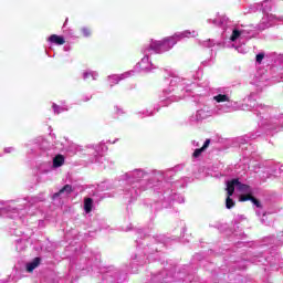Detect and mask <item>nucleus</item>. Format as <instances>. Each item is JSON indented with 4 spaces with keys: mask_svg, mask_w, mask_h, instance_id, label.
Here are the masks:
<instances>
[{
    "mask_svg": "<svg viewBox=\"0 0 283 283\" xmlns=\"http://www.w3.org/2000/svg\"><path fill=\"white\" fill-rule=\"evenodd\" d=\"M238 191H241V193H249L251 192V186L239 181Z\"/></svg>",
    "mask_w": 283,
    "mask_h": 283,
    "instance_id": "8",
    "label": "nucleus"
},
{
    "mask_svg": "<svg viewBox=\"0 0 283 283\" xmlns=\"http://www.w3.org/2000/svg\"><path fill=\"white\" fill-rule=\"evenodd\" d=\"M72 186L65 185L62 189H60L59 192H55L53 195V199L55 200V198H59V196H61L62 193H72Z\"/></svg>",
    "mask_w": 283,
    "mask_h": 283,
    "instance_id": "7",
    "label": "nucleus"
},
{
    "mask_svg": "<svg viewBox=\"0 0 283 283\" xmlns=\"http://www.w3.org/2000/svg\"><path fill=\"white\" fill-rule=\"evenodd\" d=\"M81 35L82 36H92V29L87 28V27H84L81 29Z\"/></svg>",
    "mask_w": 283,
    "mask_h": 283,
    "instance_id": "12",
    "label": "nucleus"
},
{
    "mask_svg": "<svg viewBox=\"0 0 283 283\" xmlns=\"http://www.w3.org/2000/svg\"><path fill=\"white\" fill-rule=\"evenodd\" d=\"M168 43H172V45H176V41H174V36H167L163 41L154 42L149 50H155L158 51L160 50L164 45H167Z\"/></svg>",
    "mask_w": 283,
    "mask_h": 283,
    "instance_id": "1",
    "label": "nucleus"
},
{
    "mask_svg": "<svg viewBox=\"0 0 283 283\" xmlns=\"http://www.w3.org/2000/svg\"><path fill=\"white\" fill-rule=\"evenodd\" d=\"M63 165H65V157L63 155H56L53 158V167L59 169V167H63Z\"/></svg>",
    "mask_w": 283,
    "mask_h": 283,
    "instance_id": "5",
    "label": "nucleus"
},
{
    "mask_svg": "<svg viewBox=\"0 0 283 283\" xmlns=\"http://www.w3.org/2000/svg\"><path fill=\"white\" fill-rule=\"evenodd\" d=\"M209 145H211V139H206V142L203 143V146L201 147V149H203V151H205L206 149L209 148Z\"/></svg>",
    "mask_w": 283,
    "mask_h": 283,
    "instance_id": "17",
    "label": "nucleus"
},
{
    "mask_svg": "<svg viewBox=\"0 0 283 283\" xmlns=\"http://www.w3.org/2000/svg\"><path fill=\"white\" fill-rule=\"evenodd\" d=\"M94 205L93 198H85L84 199V211L85 213H92V207Z\"/></svg>",
    "mask_w": 283,
    "mask_h": 283,
    "instance_id": "6",
    "label": "nucleus"
},
{
    "mask_svg": "<svg viewBox=\"0 0 283 283\" xmlns=\"http://www.w3.org/2000/svg\"><path fill=\"white\" fill-rule=\"evenodd\" d=\"M202 151H205V149L202 148H197L193 154H192V157L193 158H200V156L202 155Z\"/></svg>",
    "mask_w": 283,
    "mask_h": 283,
    "instance_id": "15",
    "label": "nucleus"
},
{
    "mask_svg": "<svg viewBox=\"0 0 283 283\" xmlns=\"http://www.w3.org/2000/svg\"><path fill=\"white\" fill-rule=\"evenodd\" d=\"M213 98L217 103H229L228 95L219 94V95H216Z\"/></svg>",
    "mask_w": 283,
    "mask_h": 283,
    "instance_id": "9",
    "label": "nucleus"
},
{
    "mask_svg": "<svg viewBox=\"0 0 283 283\" xmlns=\"http://www.w3.org/2000/svg\"><path fill=\"white\" fill-rule=\"evenodd\" d=\"M240 34H242V33L240 32V30L234 29V30L232 31V35H231V38H230V41H238V39H240Z\"/></svg>",
    "mask_w": 283,
    "mask_h": 283,
    "instance_id": "13",
    "label": "nucleus"
},
{
    "mask_svg": "<svg viewBox=\"0 0 283 283\" xmlns=\"http://www.w3.org/2000/svg\"><path fill=\"white\" fill-rule=\"evenodd\" d=\"M254 207H256L258 209H262V202H260L258 200V198L252 197L251 201H250Z\"/></svg>",
    "mask_w": 283,
    "mask_h": 283,
    "instance_id": "14",
    "label": "nucleus"
},
{
    "mask_svg": "<svg viewBox=\"0 0 283 283\" xmlns=\"http://www.w3.org/2000/svg\"><path fill=\"white\" fill-rule=\"evenodd\" d=\"M84 78L87 81V78H94V75L92 73H84Z\"/></svg>",
    "mask_w": 283,
    "mask_h": 283,
    "instance_id": "18",
    "label": "nucleus"
},
{
    "mask_svg": "<svg viewBox=\"0 0 283 283\" xmlns=\"http://www.w3.org/2000/svg\"><path fill=\"white\" fill-rule=\"evenodd\" d=\"M226 185H227L226 187L227 196H233V193H235V187L238 188V185H240V179L239 178L231 179L227 181Z\"/></svg>",
    "mask_w": 283,
    "mask_h": 283,
    "instance_id": "2",
    "label": "nucleus"
},
{
    "mask_svg": "<svg viewBox=\"0 0 283 283\" xmlns=\"http://www.w3.org/2000/svg\"><path fill=\"white\" fill-rule=\"evenodd\" d=\"M41 264V258H34L30 263L27 264L28 273H32Z\"/></svg>",
    "mask_w": 283,
    "mask_h": 283,
    "instance_id": "4",
    "label": "nucleus"
},
{
    "mask_svg": "<svg viewBox=\"0 0 283 283\" xmlns=\"http://www.w3.org/2000/svg\"><path fill=\"white\" fill-rule=\"evenodd\" d=\"M60 107L56 104H53V111L55 112V114H61V112H59Z\"/></svg>",
    "mask_w": 283,
    "mask_h": 283,
    "instance_id": "19",
    "label": "nucleus"
},
{
    "mask_svg": "<svg viewBox=\"0 0 283 283\" xmlns=\"http://www.w3.org/2000/svg\"><path fill=\"white\" fill-rule=\"evenodd\" d=\"M50 43H54V45H65V38L57 34H52L49 38Z\"/></svg>",
    "mask_w": 283,
    "mask_h": 283,
    "instance_id": "3",
    "label": "nucleus"
},
{
    "mask_svg": "<svg viewBox=\"0 0 283 283\" xmlns=\"http://www.w3.org/2000/svg\"><path fill=\"white\" fill-rule=\"evenodd\" d=\"M264 61V53L256 54V63H262Z\"/></svg>",
    "mask_w": 283,
    "mask_h": 283,
    "instance_id": "16",
    "label": "nucleus"
},
{
    "mask_svg": "<svg viewBox=\"0 0 283 283\" xmlns=\"http://www.w3.org/2000/svg\"><path fill=\"white\" fill-rule=\"evenodd\" d=\"M252 198H253V195L251 193V190H250V192H247L245 195H241L240 197H239V201L240 202H248V200H252Z\"/></svg>",
    "mask_w": 283,
    "mask_h": 283,
    "instance_id": "10",
    "label": "nucleus"
},
{
    "mask_svg": "<svg viewBox=\"0 0 283 283\" xmlns=\"http://www.w3.org/2000/svg\"><path fill=\"white\" fill-rule=\"evenodd\" d=\"M226 207L227 209H233V207H235V201H233L229 195H227Z\"/></svg>",
    "mask_w": 283,
    "mask_h": 283,
    "instance_id": "11",
    "label": "nucleus"
}]
</instances>
